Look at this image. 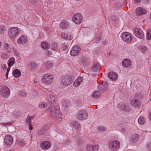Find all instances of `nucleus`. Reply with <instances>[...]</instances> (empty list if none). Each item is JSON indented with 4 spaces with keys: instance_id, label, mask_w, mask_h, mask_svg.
I'll list each match as a JSON object with an SVG mask.
<instances>
[{
    "instance_id": "18",
    "label": "nucleus",
    "mask_w": 151,
    "mask_h": 151,
    "mask_svg": "<svg viewBox=\"0 0 151 151\" xmlns=\"http://www.w3.org/2000/svg\"><path fill=\"white\" fill-rule=\"evenodd\" d=\"M28 40L27 37L23 35L21 36L17 40V43L19 44H23L26 43Z\"/></svg>"
},
{
    "instance_id": "57",
    "label": "nucleus",
    "mask_w": 151,
    "mask_h": 151,
    "mask_svg": "<svg viewBox=\"0 0 151 151\" xmlns=\"http://www.w3.org/2000/svg\"><path fill=\"white\" fill-rule=\"evenodd\" d=\"M121 131H122V132H123L124 131V129H123L122 128V129H121Z\"/></svg>"
},
{
    "instance_id": "40",
    "label": "nucleus",
    "mask_w": 151,
    "mask_h": 151,
    "mask_svg": "<svg viewBox=\"0 0 151 151\" xmlns=\"http://www.w3.org/2000/svg\"><path fill=\"white\" fill-rule=\"evenodd\" d=\"M97 129L98 130L102 132H105L106 130V128L102 126L98 127H97Z\"/></svg>"
},
{
    "instance_id": "46",
    "label": "nucleus",
    "mask_w": 151,
    "mask_h": 151,
    "mask_svg": "<svg viewBox=\"0 0 151 151\" xmlns=\"http://www.w3.org/2000/svg\"><path fill=\"white\" fill-rule=\"evenodd\" d=\"M13 51L14 53V55L16 57L18 56V52L17 50L15 48H14L13 49Z\"/></svg>"
},
{
    "instance_id": "51",
    "label": "nucleus",
    "mask_w": 151,
    "mask_h": 151,
    "mask_svg": "<svg viewBox=\"0 0 151 151\" xmlns=\"http://www.w3.org/2000/svg\"><path fill=\"white\" fill-rule=\"evenodd\" d=\"M29 124V129L30 130H32L33 129V127L32 125L30 124Z\"/></svg>"
},
{
    "instance_id": "16",
    "label": "nucleus",
    "mask_w": 151,
    "mask_h": 151,
    "mask_svg": "<svg viewBox=\"0 0 151 151\" xmlns=\"http://www.w3.org/2000/svg\"><path fill=\"white\" fill-rule=\"evenodd\" d=\"M61 36L63 39L67 40H71L73 38V35L70 33H65L62 32L61 33Z\"/></svg>"
},
{
    "instance_id": "22",
    "label": "nucleus",
    "mask_w": 151,
    "mask_h": 151,
    "mask_svg": "<svg viewBox=\"0 0 151 151\" xmlns=\"http://www.w3.org/2000/svg\"><path fill=\"white\" fill-rule=\"evenodd\" d=\"M69 23L66 20H62L60 23V27L61 28H67L69 27Z\"/></svg>"
},
{
    "instance_id": "55",
    "label": "nucleus",
    "mask_w": 151,
    "mask_h": 151,
    "mask_svg": "<svg viewBox=\"0 0 151 151\" xmlns=\"http://www.w3.org/2000/svg\"><path fill=\"white\" fill-rule=\"evenodd\" d=\"M149 117L151 121V112L149 114Z\"/></svg>"
},
{
    "instance_id": "29",
    "label": "nucleus",
    "mask_w": 151,
    "mask_h": 151,
    "mask_svg": "<svg viewBox=\"0 0 151 151\" xmlns=\"http://www.w3.org/2000/svg\"><path fill=\"white\" fill-rule=\"evenodd\" d=\"M15 63V60L13 57L10 58L8 61L7 64L8 66L11 67L13 66Z\"/></svg>"
},
{
    "instance_id": "54",
    "label": "nucleus",
    "mask_w": 151,
    "mask_h": 151,
    "mask_svg": "<svg viewBox=\"0 0 151 151\" xmlns=\"http://www.w3.org/2000/svg\"><path fill=\"white\" fill-rule=\"evenodd\" d=\"M10 70V67H8L7 69L6 72L9 73Z\"/></svg>"
},
{
    "instance_id": "17",
    "label": "nucleus",
    "mask_w": 151,
    "mask_h": 151,
    "mask_svg": "<svg viewBox=\"0 0 151 151\" xmlns=\"http://www.w3.org/2000/svg\"><path fill=\"white\" fill-rule=\"evenodd\" d=\"M107 84L105 82L102 81L98 86V88L101 92H103L107 89Z\"/></svg>"
},
{
    "instance_id": "5",
    "label": "nucleus",
    "mask_w": 151,
    "mask_h": 151,
    "mask_svg": "<svg viewBox=\"0 0 151 151\" xmlns=\"http://www.w3.org/2000/svg\"><path fill=\"white\" fill-rule=\"evenodd\" d=\"M10 93V89L6 86H3L0 89V95L4 98H7L9 96Z\"/></svg>"
},
{
    "instance_id": "43",
    "label": "nucleus",
    "mask_w": 151,
    "mask_h": 151,
    "mask_svg": "<svg viewBox=\"0 0 151 151\" xmlns=\"http://www.w3.org/2000/svg\"><path fill=\"white\" fill-rule=\"evenodd\" d=\"M34 118L33 116H28L26 120V122L27 123H28L29 124H30L31 123V120L33 119Z\"/></svg>"
},
{
    "instance_id": "53",
    "label": "nucleus",
    "mask_w": 151,
    "mask_h": 151,
    "mask_svg": "<svg viewBox=\"0 0 151 151\" xmlns=\"http://www.w3.org/2000/svg\"><path fill=\"white\" fill-rule=\"evenodd\" d=\"M141 0H134L135 3H139Z\"/></svg>"
},
{
    "instance_id": "24",
    "label": "nucleus",
    "mask_w": 151,
    "mask_h": 151,
    "mask_svg": "<svg viewBox=\"0 0 151 151\" xmlns=\"http://www.w3.org/2000/svg\"><path fill=\"white\" fill-rule=\"evenodd\" d=\"M83 80V78L81 77L78 78L74 82V86L75 87H77L79 86L82 82Z\"/></svg>"
},
{
    "instance_id": "58",
    "label": "nucleus",
    "mask_w": 151,
    "mask_h": 151,
    "mask_svg": "<svg viewBox=\"0 0 151 151\" xmlns=\"http://www.w3.org/2000/svg\"><path fill=\"white\" fill-rule=\"evenodd\" d=\"M4 27H4V26H3V27H2V28H4Z\"/></svg>"
},
{
    "instance_id": "28",
    "label": "nucleus",
    "mask_w": 151,
    "mask_h": 151,
    "mask_svg": "<svg viewBox=\"0 0 151 151\" xmlns=\"http://www.w3.org/2000/svg\"><path fill=\"white\" fill-rule=\"evenodd\" d=\"M138 122L139 124L143 125L145 123L146 119L144 117L140 116L138 119Z\"/></svg>"
},
{
    "instance_id": "33",
    "label": "nucleus",
    "mask_w": 151,
    "mask_h": 151,
    "mask_svg": "<svg viewBox=\"0 0 151 151\" xmlns=\"http://www.w3.org/2000/svg\"><path fill=\"white\" fill-rule=\"evenodd\" d=\"M29 66L32 68V69H35L37 68V65L34 62H32L30 63H29L28 64Z\"/></svg>"
},
{
    "instance_id": "59",
    "label": "nucleus",
    "mask_w": 151,
    "mask_h": 151,
    "mask_svg": "<svg viewBox=\"0 0 151 151\" xmlns=\"http://www.w3.org/2000/svg\"><path fill=\"white\" fill-rule=\"evenodd\" d=\"M150 102H151V99H150Z\"/></svg>"
},
{
    "instance_id": "20",
    "label": "nucleus",
    "mask_w": 151,
    "mask_h": 151,
    "mask_svg": "<svg viewBox=\"0 0 151 151\" xmlns=\"http://www.w3.org/2000/svg\"><path fill=\"white\" fill-rule=\"evenodd\" d=\"M122 66L125 68H129L132 65L131 61L129 59H124L122 63Z\"/></svg>"
},
{
    "instance_id": "37",
    "label": "nucleus",
    "mask_w": 151,
    "mask_h": 151,
    "mask_svg": "<svg viewBox=\"0 0 151 151\" xmlns=\"http://www.w3.org/2000/svg\"><path fill=\"white\" fill-rule=\"evenodd\" d=\"M57 44L56 42H52L50 45L51 49L53 50H55L57 48Z\"/></svg>"
},
{
    "instance_id": "39",
    "label": "nucleus",
    "mask_w": 151,
    "mask_h": 151,
    "mask_svg": "<svg viewBox=\"0 0 151 151\" xmlns=\"http://www.w3.org/2000/svg\"><path fill=\"white\" fill-rule=\"evenodd\" d=\"M68 47V45L67 44L63 43L61 47V49L63 50H66Z\"/></svg>"
},
{
    "instance_id": "48",
    "label": "nucleus",
    "mask_w": 151,
    "mask_h": 151,
    "mask_svg": "<svg viewBox=\"0 0 151 151\" xmlns=\"http://www.w3.org/2000/svg\"><path fill=\"white\" fill-rule=\"evenodd\" d=\"M147 147L148 150H151V143H148L147 144Z\"/></svg>"
},
{
    "instance_id": "56",
    "label": "nucleus",
    "mask_w": 151,
    "mask_h": 151,
    "mask_svg": "<svg viewBox=\"0 0 151 151\" xmlns=\"http://www.w3.org/2000/svg\"><path fill=\"white\" fill-rule=\"evenodd\" d=\"M1 44H2L1 43V42L0 41V47L1 46Z\"/></svg>"
},
{
    "instance_id": "6",
    "label": "nucleus",
    "mask_w": 151,
    "mask_h": 151,
    "mask_svg": "<svg viewBox=\"0 0 151 151\" xmlns=\"http://www.w3.org/2000/svg\"><path fill=\"white\" fill-rule=\"evenodd\" d=\"M72 20L75 23L77 24H80L83 21V16L81 13H76L73 16Z\"/></svg>"
},
{
    "instance_id": "2",
    "label": "nucleus",
    "mask_w": 151,
    "mask_h": 151,
    "mask_svg": "<svg viewBox=\"0 0 151 151\" xmlns=\"http://www.w3.org/2000/svg\"><path fill=\"white\" fill-rule=\"evenodd\" d=\"M120 147V143L117 140H113L110 142L108 145L109 148L111 150L116 151L118 150Z\"/></svg>"
},
{
    "instance_id": "15",
    "label": "nucleus",
    "mask_w": 151,
    "mask_h": 151,
    "mask_svg": "<svg viewBox=\"0 0 151 151\" xmlns=\"http://www.w3.org/2000/svg\"><path fill=\"white\" fill-rule=\"evenodd\" d=\"M4 142L6 145H10L12 144L13 138L10 135H6L4 139Z\"/></svg>"
},
{
    "instance_id": "21",
    "label": "nucleus",
    "mask_w": 151,
    "mask_h": 151,
    "mask_svg": "<svg viewBox=\"0 0 151 151\" xmlns=\"http://www.w3.org/2000/svg\"><path fill=\"white\" fill-rule=\"evenodd\" d=\"M108 77L113 81H116L118 78L117 74L114 72H110L108 74Z\"/></svg>"
},
{
    "instance_id": "1",
    "label": "nucleus",
    "mask_w": 151,
    "mask_h": 151,
    "mask_svg": "<svg viewBox=\"0 0 151 151\" xmlns=\"http://www.w3.org/2000/svg\"><path fill=\"white\" fill-rule=\"evenodd\" d=\"M49 95H47V100L50 103L53 105L51 106H49L48 111H50V116L52 117L57 119H61L62 117V114L58 107L57 108L54 106L55 95L52 92H49Z\"/></svg>"
},
{
    "instance_id": "30",
    "label": "nucleus",
    "mask_w": 151,
    "mask_h": 151,
    "mask_svg": "<svg viewBox=\"0 0 151 151\" xmlns=\"http://www.w3.org/2000/svg\"><path fill=\"white\" fill-rule=\"evenodd\" d=\"M130 107L129 106H127L126 105H122L120 107V109L124 111H126L127 112H129L130 111Z\"/></svg>"
},
{
    "instance_id": "9",
    "label": "nucleus",
    "mask_w": 151,
    "mask_h": 151,
    "mask_svg": "<svg viewBox=\"0 0 151 151\" xmlns=\"http://www.w3.org/2000/svg\"><path fill=\"white\" fill-rule=\"evenodd\" d=\"M133 31L134 35L138 38L142 39L144 37V33L141 29H133Z\"/></svg>"
},
{
    "instance_id": "45",
    "label": "nucleus",
    "mask_w": 151,
    "mask_h": 151,
    "mask_svg": "<svg viewBox=\"0 0 151 151\" xmlns=\"http://www.w3.org/2000/svg\"><path fill=\"white\" fill-rule=\"evenodd\" d=\"M139 135L137 134H135L133 135L132 136V138L133 139V141L134 142H136L138 139Z\"/></svg>"
},
{
    "instance_id": "42",
    "label": "nucleus",
    "mask_w": 151,
    "mask_h": 151,
    "mask_svg": "<svg viewBox=\"0 0 151 151\" xmlns=\"http://www.w3.org/2000/svg\"><path fill=\"white\" fill-rule=\"evenodd\" d=\"M6 69V64L2 63L1 65V71L5 70Z\"/></svg>"
},
{
    "instance_id": "47",
    "label": "nucleus",
    "mask_w": 151,
    "mask_h": 151,
    "mask_svg": "<svg viewBox=\"0 0 151 151\" xmlns=\"http://www.w3.org/2000/svg\"><path fill=\"white\" fill-rule=\"evenodd\" d=\"M52 54V52L50 50H47L45 52V54L46 55H50Z\"/></svg>"
},
{
    "instance_id": "49",
    "label": "nucleus",
    "mask_w": 151,
    "mask_h": 151,
    "mask_svg": "<svg viewBox=\"0 0 151 151\" xmlns=\"http://www.w3.org/2000/svg\"><path fill=\"white\" fill-rule=\"evenodd\" d=\"M13 122H7L5 123V125L6 126H10L12 125Z\"/></svg>"
},
{
    "instance_id": "11",
    "label": "nucleus",
    "mask_w": 151,
    "mask_h": 151,
    "mask_svg": "<svg viewBox=\"0 0 151 151\" xmlns=\"http://www.w3.org/2000/svg\"><path fill=\"white\" fill-rule=\"evenodd\" d=\"M19 29H9L8 30V35L11 38H14L16 36L19 34Z\"/></svg>"
},
{
    "instance_id": "34",
    "label": "nucleus",
    "mask_w": 151,
    "mask_h": 151,
    "mask_svg": "<svg viewBox=\"0 0 151 151\" xmlns=\"http://www.w3.org/2000/svg\"><path fill=\"white\" fill-rule=\"evenodd\" d=\"M47 106V104L46 102H42L39 104V107L40 109H42Z\"/></svg>"
},
{
    "instance_id": "41",
    "label": "nucleus",
    "mask_w": 151,
    "mask_h": 151,
    "mask_svg": "<svg viewBox=\"0 0 151 151\" xmlns=\"http://www.w3.org/2000/svg\"><path fill=\"white\" fill-rule=\"evenodd\" d=\"M147 39L150 40L151 39V29H150L147 34Z\"/></svg>"
},
{
    "instance_id": "7",
    "label": "nucleus",
    "mask_w": 151,
    "mask_h": 151,
    "mask_svg": "<svg viewBox=\"0 0 151 151\" xmlns=\"http://www.w3.org/2000/svg\"><path fill=\"white\" fill-rule=\"evenodd\" d=\"M53 76L52 75L46 74L43 76L42 79V82L44 84H51L52 82Z\"/></svg>"
},
{
    "instance_id": "4",
    "label": "nucleus",
    "mask_w": 151,
    "mask_h": 151,
    "mask_svg": "<svg viewBox=\"0 0 151 151\" xmlns=\"http://www.w3.org/2000/svg\"><path fill=\"white\" fill-rule=\"evenodd\" d=\"M74 79V77L73 76H64L62 78L61 83L63 85L68 86L73 82Z\"/></svg>"
},
{
    "instance_id": "23",
    "label": "nucleus",
    "mask_w": 151,
    "mask_h": 151,
    "mask_svg": "<svg viewBox=\"0 0 151 151\" xmlns=\"http://www.w3.org/2000/svg\"><path fill=\"white\" fill-rule=\"evenodd\" d=\"M92 70L94 72H97L100 70V65L99 63H94L91 67Z\"/></svg>"
},
{
    "instance_id": "26",
    "label": "nucleus",
    "mask_w": 151,
    "mask_h": 151,
    "mask_svg": "<svg viewBox=\"0 0 151 151\" xmlns=\"http://www.w3.org/2000/svg\"><path fill=\"white\" fill-rule=\"evenodd\" d=\"M100 96V93L99 92L96 90L93 91L91 94V97L94 99H97Z\"/></svg>"
},
{
    "instance_id": "44",
    "label": "nucleus",
    "mask_w": 151,
    "mask_h": 151,
    "mask_svg": "<svg viewBox=\"0 0 151 151\" xmlns=\"http://www.w3.org/2000/svg\"><path fill=\"white\" fill-rule=\"evenodd\" d=\"M1 57L3 59H7L9 57V56L6 53L3 52L1 54Z\"/></svg>"
},
{
    "instance_id": "52",
    "label": "nucleus",
    "mask_w": 151,
    "mask_h": 151,
    "mask_svg": "<svg viewBox=\"0 0 151 151\" xmlns=\"http://www.w3.org/2000/svg\"><path fill=\"white\" fill-rule=\"evenodd\" d=\"M8 73L6 72L5 75V76L6 77V79H8Z\"/></svg>"
},
{
    "instance_id": "35",
    "label": "nucleus",
    "mask_w": 151,
    "mask_h": 151,
    "mask_svg": "<svg viewBox=\"0 0 151 151\" xmlns=\"http://www.w3.org/2000/svg\"><path fill=\"white\" fill-rule=\"evenodd\" d=\"M18 95L22 97H26L27 96V93L26 92L23 90L20 91L18 93Z\"/></svg>"
},
{
    "instance_id": "36",
    "label": "nucleus",
    "mask_w": 151,
    "mask_h": 151,
    "mask_svg": "<svg viewBox=\"0 0 151 151\" xmlns=\"http://www.w3.org/2000/svg\"><path fill=\"white\" fill-rule=\"evenodd\" d=\"M139 49L142 52H145L147 50L146 46L143 45H141L139 47Z\"/></svg>"
},
{
    "instance_id": "12",
    "label": "nucleus",
    "mask_w": 151,
    "mask_h": 151,
    "mask_svg": "<svg viewBox=\"0 0 151 151\" xmlns=\"http://www.w3.org/2000/svg\"><path fill=\"white\" fill-rule=\"evenodd\" d=\"M99 147V145H92L90 144H88L86 147L87 151H98Z\"/></svg>"
},
{
    "instance_id": "10",
    "label": "nucleus",
    "mask_w": 151,
    "mask_h": 151,
    "mask_svg": "<svg viewBox=\"0 0 151 151\" xmlns=\"http://www.w3.org/2000/svg\"><path fill=\"white\" fill-rule=\"evenodd\" d=\"M40 146L42 149L44 150H46L51 147V144L49 141H45L41 143Z\"/></svg>"
},
{
    "instance_id": "19",
    "label": "nucleus",
    "mask_w": 151,
    "mask_h": 151,
    "mask_svg": "<svg viewBox=\"0 0 151 151\" xmlns=\"http://www.w3.org/2000/svg\"><path fill=\"white\" fill-rule=\"evenodd\" d=\"M130 103L132 106L136 108H138L141 105V103L139 101L136 99H132Z\"/></svg>"
},
{
    "instance_id": "27",
    "label": "nucleus",
    "mask_w": 151,
    "mask_h": 151,
    "mask_svg": "<svg viewBox=\"0 0 151 151\" xmlns=\"http://www.w3.org/2000/svg\"><path fill=\"white\" fill-rule=\"evenodd\" d=\"M62 105L65 108H68L70 107V103L68 100H64L62 102Z\"/></svg>"
},
{
    "instance_id": "38",
    "label": "nucleus",
    "mask_w": 151,
    "mask_h": 151,
    "mask_svg": "<svg viewBox=\"0 0 151 151\" xmlns=\"http://www.w3.org/2000/svg\"><path fill=\"white\" fill-rule=\"evenodd\" d=\"M70 125L73 128L75 129H78L80 127L78 123L73 122H71Z\"/></svg>"
},
{
    "instance_id": "8",
    "label": "nucleus",
    "mask_w": 151,
    "mask_h": 151,
    "mask_svg": "<svg viewBox=\"0 0 151 151\" xmlns=\"http://www.w3.org/2000/svg\"><path fill=\"white\" fill-rule=\"evenodd\" d=\"M88 115L86 111L84 110H82L78 112L76 117L78 120H83L87 118Z\"/></svg>"
},
{
    "instance_id": "32",
    "label": "nucleus",
    "mask_w": 151,
    "mask_h": 151,
    "mask_svg": "<svg viewBox=\"0 0 151 151\" xmlns=\"http://www.w3.org/2000/svg\"><path fill=\"white\" fill-rule=\"evenodd\" d=\"M4 47L5 50L8 51H10L11 48V45L6 42L4 43Z\"/></svg>"
},
{
    "instance_id": "50",
    "label": "nucleus",
    "mask_w": 151,
    "mask_h": 151,
    "mask_svg": "<svg viewBox=\"0 0 151 151\" xmlns=\"http://www.w3.org/2000/svg\"><path fill=\"white\" fill-rule=\"evenodd\" d=\"M4 29H0V34H2L4 32Z\"/></svg>"
},
{
    "instance_id": "25",
    "label": "nucleus",
    "mask_w": 151,
    "mask_h": 151,
    "mask_svg": "<svg viewBox=\"0 0 151 151\" xmlns=\"http://www.w3.org/2000/svg\"><path fill=\"white\" fill-rule=\"evenodd\" d=\"M12 74L14 77L18 78L20 76L21 72L18 69H16L13 71Z\"/></svg>"
},
{
    "instance_id": "3",
    "label": "nucleus",
    "mask_w": 151,
    "mask_h": 151,
    "mask_svg": "<svg viewBox=\"0 0 151 151\" xmlns=\"http://www.w3.org/2000/svg\"><path fill=\"white\" fill-rule=\"evenodd\" d=\"M122 39L126 42H130L132 40V35L130 33L127 32H122L120 36Z\"/></svg>"
},
{
    "instance_id": "13",
    "label": "nucleus",
    "mask_w": 151,
    "mask_h": 151,
    "mask_svg": "<svg viewBox=\"0 0 151 151\" xmlns=\"http://www.w3.org/2000/svg\"><path fill=\"white\" fill-rule=\"evenodd\" d=\"M80 50V47L76 45L73 46L70 51V55L73 56L76 55L79 52Z\"/></svg>"
},
{
    "instance_id": "31",
    "label": "nucleus",
    "mask_w": 151,
    "mask_h": 151,
    "mask_svg": "<svg viewBox=\"0 0 151 151\" xmlns=\"http://www.w3.org/2000/svg\"><path fill=\"white\" fill-rule=\"evenodd\" d=\"M41 45L42 47L44 49H47L50 47V45L47 42H43L41 44Z\"/></svg>"
},
{
    "instance_id": "14",
    "label": "nucleus",
    "mask_w": 151,
    "mask_h": 151,
    "mask_svg": "<svg viewBox=\"0 0 151 151\" xmlns=\"http://www.w3.org/2000/svg\"><path fill=\"white\" fill-rule=\"evenodd\" d=\"M135 13L137 15L141 16L147 14V11L141 7H138L136 9Z\"/></svg>"
}]
</instances>
